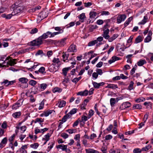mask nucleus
Listing matches in <instances>:
<instances>
[{
    "instance_id": "2f4dec72",
    "label": "nucleus",
    "mask_w": 153,
    "mask_h": 153,
    "mask_svg": "<svg viewBox=\"0 0 153 153\" xmlns=\"http://www.w3.org/2000/svg\"><path fill=\"white\" fill-rule=\"evenodd\" d=\"M44 121V120L43 119H42V118H37L35 119L34 121V122L35 123H36L38 122L40 124H41V123L43 122Z\"/></svg>"
},
{
    "instance_id": "0eeeda50",
    "label": "nucleus",
    "mask_w": 153,
    "mask_h": 153,
    "mask_svg": "<svg viewBox=\"0 0 153 153\" xmlns=\"http://www.w3.org/2000/svg\"><path fill=\"white\" fill-rule=\"evenodd\" d=\"M131 106V103L129 102H125L123 103L120 107L121 110L124 109L126 108L129 107Z\"/></svg>"
},
{
    "instance_id": "cd10ccee",
    "label": "nucleus",
    "mask_w": 153,
    "mask_h": 153,
    "mask_svg": "<svg viewBox=\"0 0 153 153\" xmlns=\"http://www.w3.org/2000/svg\"><path fill=\"white\" fill-rule=\"evenodd\" d=\"M59 105H58V107L60 108H61L64 107L65 106L66 104V102L65 101L62 100L60 101V102H59Z\"/></svg>"
},
{
    "instance_id": "a211bd4d",
    "label": "nucleus",
    "mask_w": 153,
    "mask_h": 153,
    "mask_svg": "<svg viewBox=\"0 0 153 153\" xmlns=\"http://www.w3.org/2000/svg\"><path fill=\"white\" fill-rule=\"evenodd\" d=\"M88 116L87 117L85 115H83L81 117V120H80V125H81L82 122L83 123V126L85 124V122L87 121L88 120Z\"/></svg>"
},
{
    "instance_id": "c03bdc74",
    "label": "nucleus",
    "mask_w": 153,
    "mask_h": 153,
    "mask_svg": "<svg viewBox=\"0 0 153 153\" xmlns=\"http://www.w3.org/2000/svg\"><path fill=\"white\" fill-rule=\"evenodd\" d=\"M80 120L79 118H78V120H76L74 123L73 125V127H74L75 126H77L78 125L79 123V122L80 123Z\"/></svg>"
},
{
    "instance_id": "7c9ffc66",
    "label": "nucleus",
    "mask_w": 153,
    "mask_h": 153,
    "mask_svg": "<svg viewBox=\"0 0 153 153\" xmlns=\"http://www.w3.org/2000/svg\"><path fill=\"white\" fill-rule=\"evenodd\" d=\"M132 56V54L128 55L126 56V58L127 59V62L128 63H131L132 61H131V58Z\"/></svg>"
},
{
    "instance_id": "3c124183",
    "label": "nucleus",
    "mask_w": 153,
    "mask_h": 153,
    "mask_svg": "<svg viewBox=\"0 0 153 153\" xmlns=\"http://www.w3.org/2000/svg\"><path fill=\"white\" fill-rule=\"evenodd\" d=\"M133 152L134 153H140L142 152L141 149L138 148L134 149Z\"/></svg>"
},
{
    "instance_id": "393cba45",
    "label": "nucleus",
    "mask_w": 153,
    "mask_h": 153,
    "mask_svg": "<svg viewBox=\"0 0 153 153\" xmlns=\"http://www.w3.org/2000/svg\"><path fill=\"white\" fill-rule=\"evenodd\" d=\"M85 151L87 153H98V151L92 149H85Z\"/></svg>"
},
{
    "instance_id": "8fccbe9b",
    "label": "nucleus",
    "mask_w": 153,
    "mask_h": 153,
    "mask_svg": "<svg viewBox=\"0 0 153 153\" xmlns=\"http://www.w3.org/2000/svg\"><path fill=\"white\" fill-rule=\"evenodd\" d=\"M45 68L43 67H42L39 69V71L42 74H43L44 73H45Z\"/></svg>"
},
{
    "instance_id": "6e6552de",
    "label": "nucleus",
    "mask_w": 153,
    "mask_h": 153,
    "mask_svg": "<svg viewBox=\"0 0 153 153\" xmlns=\"http://www.w3.org/2000/svg\"><path fill=\"white\" fill-rule=\"evenodd\" d=\"M53 28H54L55 30L58 31L57 32H53V33H54V35L55 36L62 33L64 31L63 29H62L61 27H53Z\"/></svg>"
},
{
    "instance_id": "5701e85b",
    "label": "nucleus",
    "mask_w": 153,
    "mask_h": 153,
    "mask_svg": "<svg viewBox=\"0 0 153 153\" xmlns=\"http://www.w3.org/2000/svg\"><path fill=\"white\" fill-rule=\"evenodd\" d=\"M146 63L145 59H141L137 63V65L138 66H140L143 65Z\"/></svg>"
},
{
    "instance_id": "e433bc0d",
    "label": "nucleus",
    "mask_w": 153,
    "mask_h": 153,
    "mask_svg": "<svg viewBox=\"0 0 153 153\" xmlns=\"http://www.w3.org/2000/svg\"><path fill=\"white\" fill-rule=\"evenodd\" d=\"M145 100V98L143 97H140L135 100V101L137 102H141L144 101Z\"/></svg>"
},
{
    "instance_id": "4be33fe9",
    "label": "nucleus",
    "mask_w": 153,
    "mask_h": 153,
    "mask_svg": "<svg viewBox=\"0 0 153 153\" xmlns=\"http://www.w3.org/2000/svg\"><path fill=\"white\" fill-rule=\"evenodd\" d=\"M96 12L94 11H91L89 13L90 18V19H94L97 15Z\"/></svg>"
},
{
    "instance_id": "13d9d810",
    "label": "nucleus",
    "mask_w": 153,
    "mask_h": 153,
    "mask_svg": "<svg viewBox=\"0 0 153 153\" xmlns=\"http://www.w3.org/2000/svg\"><path fill=\"white\" fill-rule=\"evenodd\" d=\"M120 149H116L115 150L113 151L112 150H111L112 152L111 153H120Z\"/></svg>"
},
{
    "instance_id": "6e6d98bb",
    "label": "nucleus",
    "mask_w": 153,
    "mask_h": 153,
    "mask_svg": "<svg viewBox=\"0 0 153 153\" xmlns=\"http://www.w3.org/2000/svg\"><path fill=\"white\" fill-rule=\"evenodd\" d=\"M1 127L2 128L4 129H6L7 128V125L6 121H4L2 124Z\"/></svg>"
},
{
    "instance_id": "ddd939ff",
    "label": "nucleus",
    "mask_w": 153,
    "mask_h": 153,
    "mask_svg": "<svg viewBox=\"0 0 153 153\" xmlns=\"http://www.w3.org/2000/svg\"><path fill=\"white\" fill-rule=\"evenodd\" d=\"M16 59H10L7 62V65L12 66L16 64Z\"/></svg>"
},
{
    "instance_id": "a19ab883",
    "label": "nucleus",
    "mask_w": 153,
    "mask_h": 153,
    "mask_svg": "<svg viewBox=\"0 0 153 153\" xmlns=\"http://www.w3.org/2000/svg\"><path fill=\"white\" fill-rule=\"evenodd\" d=\"M1 85L4 84V85H5L6 86H7L9 85V81L7 79L4 80V81L1 82Z\"/></svg>"
},
{
    "instance_id": "338daca9",
    "label": "nucleus",
    "mask_w": 153,
    "mask_h": 153,
    "mask_svg": "<svg viewBox=\"0 0 153 153\" xmlns=\"http://www.w3.org/2000/svg\"><path fill=\"white\" fill-rule=\"evenodd\" d=\"M42 54H43V52L42 50H39L36 53V56L40 55Z\"/></svg>"
},
{
    "instance_id": "9d476101",
    "label": "nucleus",
    "mask_w": 153,
    "mask_h": 153,
    "mask_svg": "<svg viewBox=\"0 0 153 153\" xmlns=\"http://www.w3.org/2000/svg\"><path fill=\"white\" fill-rule=\"evenodd\" d=\"M103 39H97L96 40L92 41L88 43V45L89 47L94 46L97 43L98 41L101 42Z\"/></svg>"
},
{
    "instance_id": "c9c22d12",
    "label": "nucleus",
    "mask_w": 153,
    "mask_h": 153,
    "mask_svg": "<svg viewBox=\"0 0 153 153\" xmlns=\"http://www.w3.org/2000/svg\"><path fill=\"white\" fill-rule=\"evenodd\" d=\"M110 104L111 106H114L116 103V100L114 98H111L110 100Z\"/></svg>"
},
{
    "instance_id": "79ce46f5",
    "label": "nucleus",
    "mask_w": 153,
    "mask_h": 153,
    "mask_svg": "<svg viewBox=\"0 0 153 153\" xmlns=\"http://www.w3.org/2000/svg\"><path fill=\"white\" fill-rule=\"evenodd\" d=\"M29 84L31 86H34L37 83V82L36 81L33 80H30L29 82Z\"/></svg>"
},
{
    "instance_id": "774afa93",
    "label": "nucleus",
    "mask_w": 153,
    "mask_h": 153,
    "mask_svg": "<svg viewBox=\"0 0 153 153\" xmlns=\"http://www.w3.org/2000/svg\"><path fill=\"white\" fill-rule=\"evenodd\" d=\"M75 130L74 129H69L67 130L66 131L68 132L69 134H71L74 132Z\"/></svg>"
},
{
    "instance_id": "58836bf2",
    "label": "nucleus",
    "mask_w": 153,
    "mask_h": 153,
    "mask_svg": "<svg viewBox=\"0 0 153 153\" xmlns=\"http://www.w3.org/2000/svg\"><path fill=\"white\" fill-rule=\"evenodd\" d=\"M94 112L93 110L91 109L89 112L88 115V119L90 118L94 114Z\"/></svg>"
},
{
    "instance_id": "f8f14e48",
    "label": "nucleus",
    "mask_w": 153,
    "mask_h": 153,
    "mask_svg": "<svg viewBox=\"0 0 153 153\" xmlns=\"http://www.w3.org/2000/svg\"><path fill=\"white\" fill-rule=\"evenodd\" d=\"M92 83L94 86V88H100V86L103 85L105 84V83L103 82L97 83L95 82H92Z\"/></svg>"
},
{
    "instance_id": "c85d7f7f",
    "label": "nucleus",
    "mask_w": 153,
    "mask_h": 153,
    "mask_svg": "<svg viewBox=\"0 0 153 153\" xmlns=\"http://www.w3.org/2000/svg\"><path fill=\"white\" fill-rule=\"evenodd\" d=\"M133 19V18L132 17H131L129 18L124 23V26L125 27H126L127 26L129 23Z\"/></svg>"
},
{
    "instance_id": "603ef678",
    "label": "nucleus",
    "mask_w": 153,
    "mask_h": 153,
    "mask_svg": "<svg viewBox=\"0 0 153 153\" xmlns=\"http://www.w3.org/2000/svg\"><path fill=\"white\" fill-rule=\"evenodd\" d=\"M101 15H108L110 14V13L108 11H102L101 12Z\"/></svg>"
},
{
    "instance_id": "423d86ee",
    "label": "nucleus",
    "mask_w": 153,
    "mask_h": 153,
    "mask_svg": "<svg viewBox=\"0 0 153 153\" xmlns=\"http://www.w3.org/2000/svg\"><path fill=\"white\" fill-rule=\"evenodd\" d=\"M77 51L76 46L74 44H71L68 48L67 50V52H76Z\"/></svg>"
},
{
    "instance_id": "6ab92c4d",
    "label": "nucleus",
    "mask_w": 153,
    "mask_h": 153,
    "mask_svg": "<svg viewBox=\"0 0 153 153\" xmlns=\"http://www.w3.org/2000/svg\"><path fill=\"white\" fill-rule=\"evenodd\" d=\"M39 86L41 91L44 90L48 86L46 83H44L41 84H39Z\"/></svg>"
},
{
    "instance_id": "f257e3e1",
    "label": "nucleus",
    "mask_w": 153,
    "mask_h": 153,
    "mask_svg": "<svg viewBox=\"0 0 153 153\" xmlns=\"http://www.w3.org/2000/svg\"><path fill=\"white\" fill-rule=\"evenodd\" d=\"M10 9L13 11L12 14L15 15L22 11L23 10V7L22 6L14 4L11 6Z\"/></svg>"
},
{
    "instance_id": "e2e57ef3",
    "label": "nucleus",
    "mask_w": 153,
    "mask_h": 153,
    "mask_svg": "<svg viewBox=\"0 0 153 153\" xmlns=\"http://www.w3.org/2000/svg\"><path fill=\"white\" fill-rule=\"evenodd\" d=\"M104 22L103 20L101 19H99L97 22V24L98 25H102Z\"/></svg>"
},
{
    "instance_id": "864d4df0",
    "label": "nucleus",
    "mask_w": 153,
    "mask_h": 153,
    "mask_svg": "<svg viewBox=\"0 0 153 153\" xmlns=\"http://www.w3.org/2000/svg\"><path fill=\"white\" fill-rule=\"evenodd\" d=\"M87 105V104L85 103V102L83 103V104L81 105L80 106V109L81 110L85 109V107Z\"/></svg>"
},
{
    "instance_id": "a18cd8bd",
    "label": "nucleus",
    "mask_w": 153,
    "mask_h": 153,
    "mask_svg": "<svg viewBox=\"0 0 153 153\" xmlns=\"http://www.w3.org/2000/svg\"><path fill=\"white\" fill-rule=\"evenodd\" d=\"M45 137L42 138L43 140H45L48 141L49 140L50 136L49 133H48L45 136Z\"/></svg>"
},
{
    "instance_id": "09e8293b",
    "label": "nucleus",
    "mask_w": 153,
    "mask_h": 153,
    "mask_svg": "<svg viewBox=\"0 0 153 153\" xmlns=\"http://www.w3.org/2000/svg\"><path fill=\"white\" fill-rule=\"evenodd\" d=\"M38 30L37 28H35L31 30L30 33L31 34H34L37 32Z\"/></svg>"
},
{
    "instance_id": "0e129e2a",
    "label": "nucleus",
    "mask_w": 153,
    "mask_h": 153,
    "mask_svg": "<svg viewBox=\"0 0 153 153\" xmlns=\"http://www.w3.org/2000/svg\"><path fill=\"white\" fill-rule=\"evenodd\" d=\"M96 72L98 74V75L99 74L100 75H101L103 73L102 70L100 69H97Z\"/></svg>"
},
{
    "instance_id": "69168bd1",
    "label": "nucleus",
    "mask_w": 153,
    "mask_h": 153,
    "mask_svg": "<svg viewBox=\"0 0 153 153\" xmlns=\"http://www.w3.org/2000/svg\"><path fill=\"white\" fill-rule=\"evenodd\" d=\"M134 84V82L131 81L130 82V84L128 86L129 88L131 90L133 89V86Z\"/></svg>"
},
{
    "instance_id": "ea45409f",
    "label": "nucleus",
    "mask_w": 153,
    "mask_h": 153,
    "mask_svg": "<svg viewBox=\"0 0 153 153\" xmlns=\"http://www.w3.org/2000/svg\"><path fill=\"white\" fill-rule=\"evenodd\" d=\"M39 144L38 143H35L30 145V147L34 149H36L39 146Z\"/></svg>"
},
{
    "instance_id": "680f3d73",
    "label": "nucleus",
    "mask_w": 153,
    "mask_h": 153,
    "mask_svg": "<svg viewBox=\"0 0 153 153\" xmlns=\"http://www.w3.org/2000/svg\"><path fill=\"white\" fill-rule=\"evenodd\" d=\"M80 136L79 134H77L75 136L74 139L75 140H76L77 141H78V140H80Z\"/></svg>"
},
{
    "instance_id": "72a5a7b5",
    "label": "nucleus",
    "mask_w": 153,
    "mask_h": 153,
    "mask_svg": "<svg viewBox=\"0 0 153 153\" xmlns=\"http://www.w3.org/2000/svg\"><path fill=\"white\" fill-rule=\"evenodd\" d=\"M53 110H48L44 112V115L46 117L48 116L49 115L51 114Z\"/></svg>"
},
{
    "instance_id": "37998d69",
    "label": "nucleus",
    "mask_w": 153,
    "mask_h": 153,
    "mask_svg": "<svg viewBox=\"0 0 153 153\" xmlns=\"http://www.w3.org/2000/svg\"><path fill=\"white\" fill-rule=\"evenodd\" d=\"M66 52L62 55L63 61L64 62L65 61V60L67 59L69 56V54H66Z\"/></svg>"
},
{
    "instance_id": "4468645a",
    "label": "nucleus",
    "mask_w": 153,
    "mask_h": 153,
    "mask_svg": "<svg viewBox=\"0 0 153 153\" xmlns=\"http://www.w3.org/2000/svg\"><path fill=\"white\" fill-rule=\"evenodd\" d=\"M88 91L87 90H85L83 91H81L78 92L77 93V95L81 96H86L88 95Z\"/></svg>"
},
{
    "instance_id": "473e14b6",
    "label": "nucleus",
    "mask_w": 153,
    "mask_h": 153,
    "mask_svg": "<svg viewBox=\"0 0 153 153\" xmlns=\"http://www.w3.org/2000/svg\"><path fill=\"white\" fill-rule=\"evenodd\" d=\"M148 20V17L147 16H145L143 17V19L141 21L140 24L141 25H144L145 24Z\"/></svg>"
},
{
    "instance_id": "5fc2aeb1",
    "label": "nucleus",
    "mask_w": 153,
    "mask_h": 153,
    "mask_svg": "<svg viewBox=\"0 0 153 153\" xmlns=\"http://www.w3.org/2000/svg\"><path fill=\"white\" fill-rule=\"evenodd\" d=\"M78 110L77 108H73L70 111V113L71 114L73 115L76 113L77 111Z\"/></svg>"
},
{
    "instance_id": "4c0bfd02",
    "label": "nucleus",
    "mask_w": 153,
    "mask_h": 153,
    "mask_svg": "<svg viewBox=\"0 0 153 153\" xmlns=\"http://www.w3.org/2000/svg\"><path fill=\"white\" fill-rule=\"evenodd\" d=\"M151 147V146L149 145L146 146L145 147L141 149V151H147Z\"/></svg>"
},
{
    "instance_id": "f3484780",
    "label": "nucleus",
    "mask_w": 153,
    "mask_h": 153,
    "mask_svg": "<svg viewBox=\"0 0 153 153\" xmlns=\"http://www.w3.org/2000/svg\"><path fill=\"white\" fill-rule=\"evenodd\" d=\"M78 17L80 21L82 23L83 22H84V19L86 18L85 13H82L78 16Z\"/></svg>"
},
{
    "instance_id": "7ed1b4c3",
    "label": "nucleus",
    "mask_w": 153,
    "mask_h": 153,
    "mask_svg": "<svg viewBox=\"0 0 153 153\" xmlns=\"http://www.w3.org/2000/svg\"><path fill=\"white\" fill-rule=\"evenodd\" d=\"M42 43V39H35L33 41L29 42L28 45L32 46H36L40 45Z\"/></svg>"
},
{
    "instance_id": "aec40b11",
    "label": "nucleus",
    "mask_w": 153,
    "mask_h": 153,
    "mask_svg": "<svg viewBox=\"0 0 153 153\" xmlns=\"http://www.w3.org/2000/svg\"><path fill=\"white\" fill-rule=\"evenodd\" d=\"M103 30V36L105 38H108L110 37V36L108 35V34L109 32V29L105 30Z\"/></svg>"
},
{
    "instance_id": "f03ea898",
    "label": "nucleus",
    "mask_w": 153,
    "mask_h": 153,
    "mask_svg": "<svg viewBox=\"0 0 153 153\" xmlns=\"http://www.w3.org/2000/svg\"><path fill=\"white\" fill-rule=\"evenodd\" d=\"M65 39H62L60 40L57 41L50 39L45 41L49 44H54L56 46H64L65 44Z\"/></svg>"
},
{
    "instance_id": "20e7f679",
    "label": "nucleus",
    "mask_w": 153,
    "mask_h": 153,
    "mask_svg": "<svg viewBox=\"0 0 153 153\" xmlns=\"http://www.w3.org/2000/svg\"><path fill=\"white\" fill-rule=\"evenodd\" d=\"M54 33L50 31H48L46 33H44L42 36L39 37L38 38H47L48 37L53 38L55 36Z\"/></svg>"
},
{
    "instance_id": "dca6fc26",
    "label": "nucleus",
    "mask_w": 153,
    "mask_h": 153,
    "mask_svg": "<svg viewBox=\"0 0 153 153\" xmlns=\"http://www.w3.org/2000/svg\"><path fill=\"white\" fill-rule=\"evenodd\" d=\"M56 147L57 149H61L63 151H64L66 150L67 147V146L64 144H60L57 146Z\"/></svg>"
},
{
    "instance_id": "b1692460",
    "label": "nucleus",
    "mask_w": 153,
    "mask_h": 153,
    "mask_svg": "<svg viewBox=\"0 0 153 153\" xmlns=\"http://www.w3.org/2000/svg\"><path fill=\"white\" fill-rule=\"evenodd\" d=\"M142 106L139 104H135L133 105L132 107L133 109H140L142 108Z\"/></svg>"
},
{
    "instance_id": "f704fd0d",
    "label": "nucleus",
    "mask_w": 153,
    "mask_h": 153,
    "mask_svg": "<svg viewBox=\"0 0 153 153\" xmlns=\"http://www.w3.org/2000/svg\"><path fill=\"white\" fill-rule=\"evenodd\" d=\"M62 89L58 87H56L52 91L53 93H55L57 92H60L62 91Z\"/></svg>"
},
{
    "instance_id": "412c9836",
    "label": "nucleus",
    "mask_w": 153,
    "mask_h": 153,
    "mask_svg": "<svg viewBox=\"0 0 153 153\" xmlns=\"http://www.w3.org/2000/svg\"><path fill=\"white\" fill-rule=\"evenodd\" d=\"M12 16H14V15L12 14V13L11 14H10L7 15L6 14H3L1 15L2 17L5 18L6 19H10L11 18Z\"/></svg>"
},
{
    "instance_id": "de8ad7c7",
    "label": "nucleus",
    "mask_w": 153,
    "mask_h": 153,
    "mask_svg": "<svg viewBox=\"0 0 153 153\" xmlns=\"http://www.w3.org/2000/svg\"><path fill=\"white\" fill-rule=\"evenodd\" d=\"M75 24V22H71L69 24L67 25L65 27H66L67 28H68L74 26Z\"/></svg>"
},
{
    "instance_id": "bf43d9fd",
    "label": "nucleus",
    "mask_w": 153,
    "mask_h": 153,
    "mask_svg": "<svg viewBox=\"0 0 153 153\" xmlns=\"http://www.w3.org/2000/svg\"><path fill=\"white\" fill-rule=\"evenodd\" d=\"M61 136L64 139L67 138L68 137V135L65 133H62L61 135Z\"/></svg>"
},
{
    "instance_id": "4d7b16f0",
    "label": "nucleus",
    "mask_w": 153,
    "mask_h": 153,
    "mask_svg": "<svg viewBox=\"0 0 153 153\" xmlns=\"http://www.w3.org/2000/svg\"><path fill=\"white\" fill-rule=\"evenodd\" d=\"M7 140L6 137L4 138L1 140V143H3L4 145H5L7 143Z\"/></svg>"
},
{
    "instance_id": "49530a36",
    "label": "nucleus",
    "mask_w": 153,
    "mask_h": 153,
    "mask_svg": "<svg viewBox=\"0 0 153 153\" xmlns=\"http://www.w3.org/2000/svg\"><path fill=\"white\" fill-rule=\"evenodd\" d=\"M54 144V143L53 142H51L48 144V147L47 149L48 150V151H50L51 149L53 147V146Z\"/></svg>"
},
{
    "instance_id": "9b49d317",
    "label": "nucleus",
    "mask_w": 153,
    "mask_h": 153,
    "mask_svg": "<svg viewBox=\"0 0 153 153\" xmlns=\"http://www.w3.org/2000/svg\"><path fill=\"white\" fill-rule=\"evenodd\" d=\"M74 65H72L69 67L63 68L62 70L63 74L65 76H66L68 71L69 70H70L71 68H74Z\"/></svg>"
},
{
    "instance_id": "c756f323",
    "label": "nucleus",
    "mask_w": 153,
    "mask_h": 153,
    "mask_svg": "<svg viewBox=\"0 0 153 153\" xmlns=\"http://www.w3.org/2000/svg\"><path fill=\"white\" fill-rule=\"evenodd\" d=\"M19 82L22 83H27L28 81V79L25 77L20 78L19 79Z\"/></svg>"
},
{
    "instance_id": "bb28decb",
    "label": "nucleus",
    "mask_w": 153,
    "mask_h": 153,
    "mask_svg": "<svg viewBox=\"0 0 153 153\" xmlns=\"http://www.w3.org/2000/svg\"><path fill=\"white\" fill-rule=\"evenodd\" d=\"M106 88L114 89L117 88L118 87L117 85L109 84Z\"/></svg>"
},
{
    "instance_id": "2eb2a0df",
    "label": "nucleus",
    "mask_w": 153,
    "mask_h": 153,
    "mask_svg": "<svg viewBox=\"0 0 153 153\" xmlns=\"http://www.w3.org/2000/svg\"><path fill=\"white\" fill-rule=\"evenodd\" d=\"M35 91H33L34 94H37L39 92H41L39 86V84L36 86L33 87Z\"/></svg>"
},
{
    "instance_id": "1a4fd4ad",
    "label": "nucleus",
    "mask_w": 153,
    "mask_h": 153,
    "mask_svg": "<svg viewBox=\"0 0 153 153\" xmlns=\"http://www.w3.org/2000/svg\"><path fill=\"white\" fill-rule=\"evenodd\" d=\"M126 18V16L125 14L120 15L117 17V22L120 23L124 21Z\"/></svg>"
},
{
    "instance_id": "052dcab7",
    "label": "nucleus",
    "mask_w": 153,
    "mask_h": 153,
    "mask_svg": "<svg viewBox=\"0 0 153 153\" xmlns=\"http://www.w3.org/2000/svg\"><path fill=\"white\" fill-rule=\"evenodd\" d=\"M112 138V136L110 134L106 135L105 137V139L106 140H108L111 139Z\"/></svg>"
},
{
    "instance_id": "39448f33",
    "label": "nucleus",
    "mask_w": 153,
    "mask_h": 153,
    "mask_svg": "<svg viewBox=\"0 0 153 153\" xmlns=\"http://www.w3.org/2000/svg\"><path fill=\"white\" fill-rule=\"evenodd\" d=\"M23 102V100L22 99L19 100L13 105L12 107V108L15 110L17 109L22 104Z\"/></svg>"
},
{
    "instance_id": "a878e982",
    "label": "nucleus",
    "mask_w": 153,
    "mask_h": 153,
    "mask_svg": "<svg viewBox=\"0 0 153 153\" xmlns=\"http://www.w3.org/2000/svg\"><path fill=\"white\" fill-rule=\"evenodd\" d=\"M21 113L20 111L16 112L13 114L12 116L15 118H18L21 115Z\"/></svg>"
}]
</instances>
